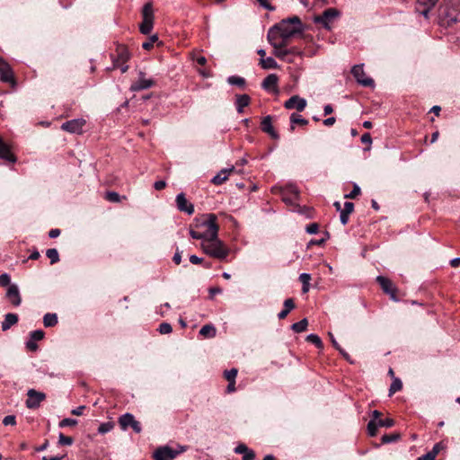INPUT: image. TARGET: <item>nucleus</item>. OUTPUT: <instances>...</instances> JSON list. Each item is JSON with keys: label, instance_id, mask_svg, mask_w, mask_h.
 I'll list each match as a JSON object with an SVG mask.
<instances>
[{"label": "nucleus", "instance_id": "nucleus-1", "mask_svg": "<svg viewBox=\"0 0 460 460\" xmlns=\"http://www.w3.org/2000/svg\"><path fill=\"white\" fill-rule=\"evenodd\" d=\"M193 239H202L208 242V252L217 259H225L228 255V250L224 243L217 239V232H190Z\"/></svg>", "mask_w": 460, "mask_h": 460}, {"label": "nucleus", "instance_id": "nucleus-2", "mask_svg": "<svg viewBox=\"0 0 460 460\" xmlns=\"http://www.w3.org/2000/svg\"><path fill=\"white\" fill-rule=\"evenodd\" d=\"M278 25L281 34L286 38H292L296 34L302 33L305 30L300 18L297 16L284 19L279 23H278Z\"/></svg>", "mask_w": 460, "mask_h": 460}, {"label": "nucleus", "instance_id": "nucleus-3", "mask_svg": "<svg viewBox=\"0 0 460 460\" xmlns=\"http://www.w3.org/2000/svg\"><path fill=\"white\" fill-rule=\"evenodd\" d=\"M142 22L139 25V31L142 34L147 35L151 32L154 26L155 13L152 2L144 4L141 10Z\"/></svg>", "mask_w": 460, "mask_h": 460}, {"label": "nucleus", "instance_id": "nucleus-4", "mask_svg": "<svg viewBox=\"0 0 460 460\" xmlns=\"http://www.w3.org/2000/svg\"><path fill=\"white\" fill-rule=\"evenodd\" d=\"M194 226L197 228L204 227L207 230H219L218 217L215 214H201L195 217Z\"/></svg>", "mask_w": 460, "mask_h": 460}, {"label": "nucleus", "instance_id": "nucleus-5", "mask_svg": "<svg viewBox=\"0 0 460 460\" xmlns=\"http://www.w3.org/2000/svg\"><path fill=\"white\" fill-rule=\"evenodd\" d=\"M338 16L339 11L337 9L328 8L323 13V14L315 16L314 18V22L315 23H321L325 29L330 30V23Z\"/></svg>", "mask_w": 460, "mask_h": 460}, {"label": "nucleus", "instance_id": "nucleus-6", "mask_svg": "<svg viewBox=\"0 0 460 460\" xmlns=\"http://www.w3.org/2000/svg\"><path fill=\"white\" fill-rule=\"evenodd\" d=\"M376 281L378 282V284L380 285L381 288L383 289V291L389 295L390 296V298L395 302H397L399 299L397 298L396 296V288L394 287V285L393 284V282L385 278V277H383V276H377L376 277Z\"/></svg>", "mask_w": 460, "mask_h": 460}, {"label": "nucleus", "instance_id": "nucleus-7", "mask_svg": "<svg viewBox=\"0 0 460 460\" xmlns=\"http://www.w3.org/2000/svg\"><path fill=\"white\" fill-rule=\"evenodd\" d=\"M351 74L359 84L367 87L374 85V80L366 76L362 65L354 66L351 69Z\"/></svg>", "mask_w": 460, "mask_h": 460}, {"label": "nucleus", "instance_id": "nucleus-8", "mask_svg": "<svg viewBox=\"0 0 460 460\" xmlns=\"http://www.w3.org/2000/svg\"><path fill=\"white\" fill-rule=\"evenodd\" d=\"M119 423L123 429L130 426L136 433H140L142 430L140 422L136 420L134 416L130 413H125L119 419Z\"/></svg>", "mask_w": 460, "mask_h": 460}, {"label": "nucleus", "instance_id": "nucleus-9", "mask_svg": "<svg viewBox=\"0 0 460 460\" xmlns=\"http://www.w3.org/2000/svg\"><path fill=\"white\" fill-rule=\"evenodd\" d=\"M28 399L26 400V406L29 409H36L40 406V402L45 400L46 394L38 392L34 389H30L27 393Z\"/></svg>", "mask_w": 460, "mask_h": 460}, {"label": "nucleus", "instance_id": "nucleus-10", "mask_svg": "<svg viewBox=\"0 0 460 460\" xmlns=\"http://www.w3.org/2000/svg\"><path fill=\"white\" fill-rule=\"evenodd\" d=\"M394 425V420L393 419H385V420H378L376 421V420H370L367 424V431L370 437H375L376 435L377 428L378 427H385L390 428Z\"/></svg>", "mask_w": 460, "mask_h": 460}, {"label": "nucleus", "instance_id": "nucleus-11", "mask_svg": "<svg viewBox=\"0 0 460 460\" xmlns=\"http://www.w3.org/2000/svg\"><path fill=\"white\" fill-rule=\"evenodd\" d=\"M84 125L85 120L84 119H75L63 123L61 128L70 133L81 134Z\"/></svg>", "mask_w": 460, "mask_h": 460}, {"label": "nucleus", "instance_id": "nucleus-12", "mask_svg": "<svg viewBox=\"0 0 460 460\" xmlns=\"http://www.w3.org/2000/svg\"><path fill=\"white\" fill-rule=\"evenodd\" d=\"M0 78L3 82L15 84L13 73L10 65L0 57Z\"/></svg>", "mask_w": 460, "mask_h": 460}, {"label": "nucleus", "instance_id": "nucleus-13", "mask_svg": "<svg viewBox=\"0 0 460 460\" xmlns=\"http://www.w3.org/2000/svg\"><path fill=\"white\" fill-rule=\"evenodd\" d=\"M178 454V451L169 447H162L155 451L154 458L155 460H173Z\"/></svg>", "mask_w": 460, "mask_h": 460}, {"label": "nucleus", "instance_id": "nucleus-14", "mask_svg": "<svg viewBox=\"0 0 460 460\" xmlns=\"http://www.w3.org/2000/svg\"><path fill=\"white\" fill-rule=\"evenodd\" d=\"M281 195L285 203L292 205L298 199L299 190L296 186L288 185L281 190Z\"/></svg>", "mask_w": 460, "mask_h": 460}, {"label": "nucleus", "instance_id": "nucleus-15", "mask_svg": "<svg viewBox=\"0 0 460 460\" xmlns=\"http://www.w3.org/2000/svg\"><path fill=\"white\" fill-rule=\"evenodd\" d=\"M138 75H139V77H138L137 81L134 82L130 86V90L132 92H137V91L148 89L155 84V82L153 80L145 78L144 72L140 71Z\"/></svg>", "mask_w": 460, "mask_h": 460}, {"label": "nucleus", "instance_id": "nucleus-16", "mask_svg": "<svg viewBox=\"0 0 460 460\" xmlns=\"http://www.w3.org/2000/svg\"><path fill=\"white\" fill-rule=\"evenodd\" d=\"M176 206L181 212H185L188 215L194 213V206L189 202L184 193H180L176 196Z\"/></svg>", "mask_w": 460, "mask_h": 460}, {"label": "nucleus", "instance_id": "nucleus-17", "mask_svg": "<svg viewBox=\"0 0 460 460\" xmlns=\"http://www.w3.org/2000/svg\"><path fill=\"white\" fill-rule=\"evenodd\" d=\"M284 107L288 110L296 109L298 111H303L306 107V101L298 95H293L285 102Z\"/></svg>", "mask_w": 460, "mask_h": 460}, {"label": "nucleus", "instance_id": "nucleus-18", "mask_svg": "<svg viewBox=\"0 0 460 460\" xmlns=\"http://www.w3.org/2000/svg\"><path fill=\"white\" fill-rule=\"evenodd\" d=\"M117 56L113 58V68L119 66L120 64H126L130 55L126 46L119 45L116 49Z\"/></svg>", "mask_w": 460, "mask_h": 460}, {"label": "nucleus", "instance_id": "nucleus-19", "mask_svg": "<svg viewBox=\"0 0 460 460\" xmlns=\"http://www.w3.org/2000/svg\"><path fill=\"white\" fill-rule=\"evenodd\" d=\"M6 297L14 306H19L22 303L19 288L16 284H12L6 291Z\"/></svg>", "mask_w": 460, "mask_h": 460}, {"label": "nucleus", "instance_id": "nucleus-20", "mask_svg": "<svg viewBox=\"0 0 460 460\" xmlns=\"http://www.w3.org/2000/svg\"><path fill=\"white\" fill-rule=\"evenodd\" d=\"M0 158L10 163H15L16 157L11 152L10 146L4 142L3 138L0 137Z\"/></svg>", "mask_w": 460, "mask_h": 460}, {"label": "nucleus", "instance_id": "nucleus-21", "mask_svg": "<svg viewBox=\"0 0 460 460\" xmlns=\"http://www.w3.org/2000/svg\"><path fill=\"white\" fill-rule=\"evenodd\" d=\"M261 130L269 134L273 139L279 138V134L272 126V117L268 115L261 121Z\"/></svg>", "mask_w": 460, "mask_h": 460}, {"label": "nucleus", "instance_id": "nucleus-22", "mask_svg": "<svg viewBox=\"0 0 460 460\" xmlns=\"http://www.w3.org/2000/svg\"><path fill=\"white\" fill-rule=\"evenodd\" d=\"M235 172L236 170L234 166H232L229 169H223L216 176H214V178L211 180V182L215 185H221L228 179L232 172Z\"/></svg>", "mask_w": 460, "mask_h": 460}, {"label": "nucleus", "instance_id": "nucleus-23", "mask_svg": "<svg viewBox=\"0 0 460 460\" xmlns=\"http://www.w3.org/2000/svg\"><path fill=\"white\" fill-rule=\"evenodd\" d=\"M251 102V97L248 94H236L235 105L238 113H243V109Z\"/></svg>", "mask_w": 460, "mask_h": 460}, {"label": "nucleus", "instance_id": "nucleus-24", "mask_svg": "<svg viewBox=\"0 0 460 460\" xmlns=\"http://www.w3.org/2000/svg\"><path fill=\"white\" fill-rule=\"evenodd\" d=\"M280 38L281 31L280 30H279V25L277 23L269 30L267 39L270 44L274 48L277 47L276 43L278 42V40H279Z\"/></svg>", "mask_w": 460, "mask_h": 460}, {"label": "nucleus", "instance_id": "nucleus-25", "mask_svg": "<svg viewBox=\"0 0 460 460\" xmlns=\"http://www.w3.org/2000/svg\"><path fill=\"white\" fill-rule=\"evenodd\" d=\"M218 224L220 225V228H234L239 226L237 221L232 216L227 215H220L218 217Z\"/></svg>", "mask_w": 460, "mask_h": 460}, {"label": "nucleus", "instance_id": "nucleus-26", "mask_svg": "<svg viewBox=\"0 0 460 460\" xmlns=\"http://www.w3.org/2000/svg\"><path fill=\"white\" fill-rule=\"evenodd\" d=\"M18 315L16 314L8 313L4 316V320L2 322V330L4 332L9 330L13 325L17 323Z\"/></svg>", "mask_w": 460, "mask_h": 460}, {"label": "nucleus", "instance_id": "nucleus-27", "mask_svg": "<svg viewBox=\"0 0 460 460\" xmlns=\"http://www.w3.org/2000/svg\"><path fill=\"white\" fill-rule=\"evenodd\" d=\"M295 308V303L292 298L284 301V309L278 314L279 319H285L292 309Z\"/></svg>", "mask_w": 460, "mask_h": 460}, {"label": "nucleus", "instance_id": "nucleus-28", "mask_svg": "<svg viewBox=\"0 0 460 460\" xmlns=\"http://www.w3.org/2000/svg\"><path fill=\"white\" fill-rule=\"evenodd\" d=\"M278 84V76L275 74H270L265 77L262 82V87L266 90L275 89Z\"/></svg>", "mask_w": 460, "mask_h": 460}, {"label": "nucleus", "instance_id": "nucleus-29", "mask_svg": "<svg viewBox=\"0 0 460 460\" xmlns=\"http://www.w3.org/2000/svg\"><path fill=\"white\" fill-rule=\"evenodd\" d=\"M199 334L205 338H214L217 334V330L212 324H206L199 330Z\"/></svg>", "mask_w": 460, "mask_h": 460}, {"label": "nucleus", "instance_id": "nucleus-30", "mask_svg": "<svg viewBox=\"0 0 460 460\" xmlns=\"http://www.w3.org/2000/svg\"><path fill=\"white\" fill-rule=\"evenodd\" d=\"M273 55L279 59L286 60L289 63L293 62V59L288 57L287 48L279 47V48L274 49Z\"/></svg>", "mask_w": 460, "mask_h": 460}, {"label": "nucleus", "instance_id": "nucleus-31", "mask_svg": "<svg viewBox=\"0 0 460 460\" xmlns=\"http://www.w3.org/2000/svg\"><path fill=\"white\" fill-rule=\"evenodd\" d=\"M58 323L57 314L48 313L43 316V324L45 327H53Z\"/></svg>", "mask_w": 460, "mask_h": 460}, {"label": "nucleus", "instance_id": "nucleus-32", "mask_svg": "<svg viewBox=\"0 0 460 460\" xmlns=\"http://www.w3.org/2000/svg\"><path fill=\"white\" fill-rule=\"evenodd\" d=\"M260 65L263 69H276L278 64L273 58H261Z\"/></svg>", "mask_w": 460, "mask_h": 460}, {"label": "nucleus", "instance_id": "nucleus-33", "mask_svg": "<svg viewBox=\"0 0 460 460\" xmlns=\"http://www.w3.org/2000/svg\"><path fill=\"white\" fill-rule=\"evenodd\" d=\"M290 121L292 123L291 125V130L293 131L295 129L294 124H299L302 126H305L308 124V120L302 118L301 115L296 113H292L290 116Z\"/></svg>", "mask_w": 460, "mask_h": 460}, {"label": "nucleus", "instance_id": "nucleus-34", "mask_svg": "<svg viewBox=\"0 0 460 460\" xmlns=\"http://www.w3.org/2000/svg\"><path fill=\"white\" fill-rule=\"evenodd\" d=\"M308 325V322H307V319L306 318H304L302 319L301 321L297 322V323H295L291 325V329L295 332H302L306 330V327Z\"/></svg>", "mask_w": 460, "mask_h": 460}, {"label": "nucleus", "instance_id": "nucleus-35", "mask_svg": "<svg viewBox=\"0 0 460 460\" xmlns=\"http://www.w3.org/2000/svg\"><path fill=\"white\" fill-rule=\"evenodd\" d=\"M311 279V275L308 273H302L299 276V280L302 282V291L303 293H307L309 290V282Z\"/></svg>", "mask_w": 460, "mask_h": 460}, {"label": "nucleus", "instance_id": "nucleus-36", "mask_svg": "<svg viewBox=\"0 0 460 460\" xmlns=\"http://www.w3.org/2000/svg\"><path fill=\"white\" fill-rule=\"evenodd\" d=\"M323 233H324V236L323 237L314 238V239H311L310 241H308L307 248H310L313 245H322V244H323L325 243V241L330 238L329 232H323Z\"/></svg>", "mask_w": 460, "mask_h": 460}, {"label": "nucleus", "instance_id": "nucleus-37", "mask_svg": "<svg viewBox=\"0 0 460 460\" xmlns=\"http://www.w3.org/2000/svg\"><path fill=\"white\" fill-rule=\"evenodd\" d=\"M227 82L232 85H237L241 88L245 86V79L240 76L232 75L227 78Z\"/></svg>", "mask_w": 460, "mask_h": 460}, {"label": "nucleus", "instance_id": "nucleus-38", "mask_svg": "<svg viewBox=\"0 0 460 460\" xmlns=\"http://www.w3.org/2000/svg\"><path fill=\"white\" fill-rule=\"evenodd\" d=\"M105 198L107 200L111 201V202H113V203H118V202H120L121 199H126V197H120L119 194L116 191H108L106 192L105 194Z\"/></svg>", "mask_w": 460, "mask_h": 460}, {"label": "nucleus", "instance_id": "nucleus-39", "mask_svg": "<svg viewBox=\"0 0 460 460\" xmlns=\"http://www.w3.org/2000/svg\"><path fill=\"white\" fill-rule=\"evenodd\" d=\"M46 255L50 260L51 264H54L59 261V256L57 249H48L46 252Z\"/></svg>", "mask_w": 460, "mask_h": 460}, {"label": "nucleus", "instance_id": "nucleus-40", "mask_svg": "<svg viewBox=\"0 0 460 460\" xmlns=\"http://www.w3.org/2000/svg\"><path fill=\"white\" fill-rule=\"evenodd\" d=\"M402 388V383L401 379L394 378V381L391 384V386L389 388V394H394V393L400 391Z\"/></svg>", "mask_w": 460, "mask_h": 460}, {"label": "nucleus", "instance_id": "nucleus-41", "mask_svg": "<svg viewBox=\"0 0 460 460\" xmlns=\"http://www.w3.org/2000/svg\"><path fill=\"white\" fill-rule=\"evenodd\" d=\"M306 341L314 344L318 349H322L323 344L320 337L316 334L311 333L306 337Z\"/></svg>", "mask_w": 460, "mask_h": 460}, {"label": "nucleus", "instance_id": "nucleus-42", "mask_svg": "<svg viewBox=\"0 0 460 460\" xmlns=\"http://www.w3.org/2000/svg\"><path fill=\"white\" fill-rule=\"evenodd\" d=\"M158 41L157 35H152L146 41L142 44V48L146 50H149L154 47V44Z\"/></svg>", "mask_w": 460, "mask_h": 460}, {"label": "nucleus", "instance_id": "nucleus-43", "mask_svg": "<svg viewBox=\"0 0 460 460\" xmlns=\"http://www.w3.org/2000/svg\"><path fill=\"white\" fill-rule=\"evenodd\" d=\"M74 443V439L71 437H66L63 433H59L58 445L59 446H71Z\"/></svg>", "mask_w": 460, "mask_h": 460}, {"label": "nucleus", "instance_id": "nucleus-44", "mask_svg": "<svg viewBox=\"0 0 460 460\" xmlns=\"http://www.w3.org/2000/svg\"><path fill=\"white\" fill-rule=\"evenodd\" d=\"M114 428V424L112 422H103L98 428V432L100 434H105L110 432Z\"/></svg>", "mask_w": 460, "mask_h": 460}, {"label": "nucleus", "instance_id": "nucleus-45", "mask_svg": "<svg viewBox=\"0 0 460 460\" xmlns=\"http://www.w3.org/2000/svg\"><path fill=\"white\" fill-rule=\"evenodd\" d=\"M77 424V420L71 418H65L58 423L59 428L73 427Z\"/></svg>", "mask_w": 460, "mask_h": 460}, {"label": "nucleus", "instance_id": "nucleus-46", "mask_svg": "<svg viewBox=\"0 0 460 460\" xmlns=\"http://www.w3.org/2000/svg\"><path fill=\"white\" fill-rule=\"evenodd\" d=\"M400 438V435L397 433L394 434H389V435H384L382 437V442L384 444L392 443L394 441H397Z\"/></svg>", "mask_w": 460, "mask_h": 460}, {"label": "nucleus", "instance_id": "nucleus-47", "mask_svg": "<svg viewBox=\"0 0 460 460\" xmlns=\"http://www.w3.org/2000/svg\"><path fill=\"white\" fill-rule=\"evenodd\" d=\"M237 369L236 368H231L229 370H226L224 373L225 378L229 381H235V377L237 376Z\"/></svg>", "mask_w": 460, "mask_h": 460}, {"label": "nucleus", "instance_id": "nucleus-48", "mask_svg": "<svg viewBox=\"0 0 460 460\" xmlns=\"http://www.w3.org/2000/svg\"><path fill=\"white\" fill-rule=\"evenodd\" d=\"M44 332L41 330H35L30 332V339L34 341H41L44 338Z\"/></svg>", "mask_w": 460, "mask_h": 460}, {"label": "nucleus", "instance_id": "nucleus-49", "mask_svg": "<svg viewBox=\"0 0 460 460\" xmlns=\"http://www.w3.org/2000/svg\"><path fill=\"white\" fill-rule=\"evenodd\" d=\"M172 325L168 323H162L158 328V332L161 334H169L172 332Z\"/></svg>", "mask_w": 460, "mask_h": 460}, {"label": "nucleus", "instance_id": "nucleus-50", "mask_svg": "<svg viewBox=\"0 0 460 460\" xmlns=\"http://www.w3.org/2000/svg\"><path fill=\"white\" fill-rule=\"evenodd\" d=\"M11 284V277L7 273H3L0 275V286L6 287L10 286Z\"/></svg>", "mask_w": 460, "mask_h": 460}, {"label": "nucleus", "instance_id": "nucleus-51", "mask_svg": "<svg viewBox=\"0 0 460 460\" xmlns=\"http://www.w3.org/2000/svg\"><path fill=\"white\" fill-rule=\"evenodd\" d=\"M290 39L291 38H286L284 35L281 34V38L276 43L277 47H274L273 49H277V48H279V47L287 48L288 43H289Z\"/></svg>", "mask_w": 460, "mask_h": 460}, {"label": "nucleus", "instance_id": "nucleus-52", "mask_svg": "<svg viewBox=\"0 0 460 460\" xmlns=\"http://www.w3.org/2000/svg\"><path fill=\"white\" fill-rule=\"evenodd\" d=\"M359 194H360V188L357 184H355L353 187V190L349 194L345 195V198L355 199Z\"/></svg>", "mask_w": 460, "mask_h": 460}, {"label": "nucleus", "instance_id": "nucleus-53", "mask_svg": "<svg viewBox=\"0 0 460 460\" xmlns=\"http://www.w3.org/2000/svg\"><path fill=\"white\" fill-rule=\"evenodd\" d=\"M288 57H290V56L301 57L303 55V52L297 47H291V48L288 49Z\"/></svg>", "mask_w": 460, "mask_h": 460}, {"label": "nucleus", "instance_id": "nucleus-54", "mask_svg": "<svg viewBox=\"0 0 460 460\" xmlns=\"http://www.w3.org/2000/svg\"><path fill=\"white\" fill-rule=\"evenodd\" d=\"M15 423H16L15 416H13V415H7L3 420V424L5 426L15 425Z\"/></svg>", "mask_w": 460, "mask_h": 460}, {"label": "nucleus", "instance_id": "nucleus-55", "mask_svg": "<svg viewBox=\"0 0 460 460\" xmlns=\"http://www.w3.org/2000/svg\"><path fill=\"white\" fill-rule=\"evenodd\" d=\"M438 0H418L420 5H429V8H433Z\"/></svg>", "mask_w": 460, "mask_h": 460}, {"label": "nucleus", "instance_id": "nucleus-56", "mask_svg": "<svg viewBox=\"0 0 460 460\" xmlns=\"http://www.w3.org/2000/svg\"><path fill=\"white\" fill-rule=\"evenodd\" d=\"M259 4L269 11H274L275 7L272 6L268 0H257Z\"/></svg>", "mask_w": 460, "mask_h": 460}, {"label": "nucleus", "instance_id": "nucleus-57", "mask_svg": "<svg viewBox=\"0 0 460 460\" xmlns=\"http://www.w3.org/2000/svg\"><path fill=\"white\" fill-rule=\"evenodd\" d=\"M250 449L246 447V445L244 444H239L235 448H234V452L236 454H245L247 451H249Z\"/></svg>", "mask_w": 460, "mask_h": 460}, {"label": "nucleus", "instance_id": "nucleus-58", "mask_svg": "<svg viewBox=\"0 0 460 460\" xmlns=\"http://www.w3.org/2000/svg\"><path fill=\"white\" fill-rule=\"evenodd\" d=\"M26 348L31 351H36L38 349V345L36 341L30 339L26 341Z\"/></svg>", "mask_w": 460, "mask_h": 460}, {"label": "nucleus", "instance_id": "nucleus-59", "mask_svg": "<svg viewBox=\"0 0 460 460\" xmlns=\"http://www.w3.org/2000/svg\"><path fill=\"white\" fill-rule=\"evenodd\" d=\"M255 459V453L253 450L250 449L243 456V460H254Z\"/></svg>", "mask_w": 460, "mask_h": 460}, {"label": "nucleus", "instance_id": "nucleus-60", "mask_svg": "<svg viewBox=\"0 0 460 460\" xmlns=\"http://www.w3.org/2000/svg\"><path fill=\"white\" fill-rule=\"evenodd\" d=\"M361 142L363 144H367V145H371L372 143V137L370 136L369 133H364L362 136H361Z\"/></svg>", "mask_w": 460, "mask_h": 460}, {"label": "nucleus", "instance_id": "nucleus-61", "mask_svg": "<svg viewBox=\"0 0 460 460\" xmlns=\"http://www.w3.org/2000/svg\"><path fill=\"white\" fill-rule=\"evenodd\" d=\"M354 209V204L352 202H345L344 207L341 210L351 214Z\"/></svg>", "mask_w": 460, "mask_h": 460}, {"label": "nucleus", "instance_id": "nucleus-62", "mask_svg": "<svg viewBox=\"0 0 460 460\" xmlns=\"http://www.w3.org/2000/svg\"><path fill=\"white\" fill-rule=\"evenodd\" d=\"M166 187V182L164 181H157L154 184V188L156 190H162Z\"/></svg>", "mask_w": 460, "mask_h": 460}, {"label": "nucleus", "instance_id": "nucleus-63", "mask_svg": "<svg viewBox=\"0 0 460 460\" xmlns=\"http://www.w3.org/2000/svg\"><path fill=\"white\" fill-rule=\"evenodd\" d=\"M349 213H347L343 210L341 211L340 219L343 226H345L349 220Z\"/></svg>", "mask_w": 460, "mask_h": 460}, {"label": "nucleus", "instance_id": "nucleus-64", "mask_svg": "<svg viewBox=\"0 0 460 460\" xmlns=\"http://www.w3.org/2000/svg\"><path fill=\"white\" fill-rule=\"evenodd\" d=\"M417 460H435V457L429 452H428L427 454L419 457Z\"/></svg>", "mask_w": 460, "mask_h": 460}]
</instances>
